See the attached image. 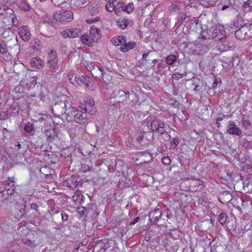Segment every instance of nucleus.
<instances>
[{
    "mask_svg": "<svg viewBox=\"0 0 252 252\" xmlns=\"http://www.w3.org/2000/svg\"><path fill=\"white\" fill-rule=\"evenodd\" d=\"M80 34V32L76 29H70L69 35L70 38H74L79 35Z\"/></svg>",
    "mask_w": 252,
    "mask_h": 252,
    "instance_id": "37",
    "label": "nucleus"
},
{
    "mask_svg": "<svg viewBox=\"0 0 252 252\" xmlns=\"http://www.w3.org/2000/svg\"><path fill=\"white\" fill-rule=\"evenodd\" d=\"M116 24L120 29L124 30L127 27L129 22L126 19H119L116 21Z\"/></svg>",
    "mask_w": 252,
    "mask_h": 252,
    "instance_id": "27",
    "label": "nucleus"
},
{
    "mask_svg": "<svg viewBox=\"0 0 252 252\" xmlns=\"http://www.w3.org/2000/svg\"><path fill=\"white\" fill-rule=\"evenodd\" d=\"M24 129L26 132H31L33 130V126L31 123L27 124L25 127Z\"/></svg>",
    "mask_w": 252,
    "mask_h": 252,
    "instance_id": "45",
    "label": "nucleus"
},
{
    "mask_svg": "<svg viewBox=\"0 0 252 252\" xmlns=\"http://www.w3.org/2000/svg\"><path fill=\"white\" fill-rule=\"evenodd\" d=\"M87 69L91 72L92 76L97 79L98 80L104 82L110 80V79L108 77L109 74L103 72L98 66L91 63L90 65H88Z\"/></svg>",
    "mask_w": 252,
    "mask_h": 252,
    "instance_id": "4",
    "label": "nucleus"
},
{
    "mask_svg": "<svg viewBox=\"0 0 252 252\" xmlns=\"http://www.w3.org/2000/svg\"><path fill=\"white\" fill-rule=\"evenodd\" d=\"M53 21L51 19L49 18H45L44 19V22L43 24L41 25V27L43 29H45L47 27H49V31H47L45 34H43L46 37H51L52 36L53 34V30H54L53 27Z\"/></svg>",
    "mask_w": 252,
    "mask_h": 252,
    "instance_id": "11",
    "label": "nucleus"
},
{
    "mask_svg": "<svg viewBox=\"0 0 252 252\" xmlns=\"http://www.w3.org/2000/svg\"><path fill=\"white\" fill-rule=\"evenodd\" d=\"M13 112L11 113L10 116H15L19 113L18 107L16 105H12L11 106Z\"/></svg>",
    "mask_w": 252,
    "mask_h": 252,
    "instance_id": "43",
    "label": "nucleus"
},
{
    "mask_svg": "<svg viewBox=\"0 0 252 252\" xmlns=\"http://www.w3.org/2000/svg\"><path fill=\"white\" fill-rule=\"evenodd\" d=\"M177 60V57L174 55H169L166 57L165 62L169 65H172Z\"/></svg>",
    "mask_w": 252,
    "mask_h": 252,
    "instance_id": "32",
    "label": "nucleus"
},
{
    "mask_svg": "<svg viewBox=\"0 0 252 252\" xmlns=\"http://www.w3.org/2000/svg\"><path fill=\"white\" fill-rule=\"evenodd\" d=\"M114 2L108 1L105 5V9L107 11L111 12L115 9Z\"/></svg>",
    "mask_w": 252,
    "mask_h": 252,
    "instance_id": "38",
    "label": "nucleus"
},
{
    "mask_svg": "<svg viewBox=\"0 0 252 252\" xmlns=\"http://www.w3.org/2000/svg\"><path fill=\"white\" fill-rule=\"evenodd\" d=\"M47 63L48 67L51 69H55L57 66V54L55 50H51L48 53V61Z\"/></svg>",
    "mask_w": 252,
    "mask_h": 252,
    "instance_id": "9",
    "label": "nucleus"
},
{
    "mask_svg": "<svg viewBox=\"0 0 252 252\" xmlns=\"http://www.w3.org/2000/svg\"><path fill=\"white\" fill-rule=\"evenodd\" d=\"M30 64L32 68L41 69L44 65V61L38 57L32 58L30 61Z\"/></svg>",
    "mask_w": 252,
    "mask_h": 252,
    "instance_id": "15",
    "label": "nucleus"
},
{
    "mask_svg": "<svg viewBox=\"0 0 252 252\" xmlns=\"http://www.w3.org/2000/svg\"><path fill=\"white\" fill-rule=\"evenodd\" d=\"M136 45V43L134 41H129L127 42L126 39L123 45L120 48L121 51L123 52H126L130 49L133 48Z\"/></svg>",
    "mask_w": 252,
    "mask_h": 252,
    "instance_id": "22",
    "label": "nucleus"
},
{
    "mask_svg": "<svg viewBox=\"0 0 252 252\" xmlns=\"http://www.w3.org/2000/svg\"><path fill=\"white\" fill-rule=\"evenodd\" d=\"M19 34L25 41H29L31 38V34L27 26H22L19 28Z\"/></svg>",
    "mask_w": 252,
    "mask_h": 252,
    "instance_id": "13",
    "label": "nucleus"
},
{
    "mask_svg": "<svg viewBox=\"0 0 252 252\" xmlns=\"http://www.w3.org/2000/svg\"><path fill=\"white\" fill-rule=\"evenodd\" d=\"M20 213H21V216H23L24 214H25V210H24V209H21L20 210Z\"/></svg>",
    "mask_w": 252,
    "mask_h": 252,
    "instance_id": "64",
    "label": "nucleus"
},
{
    "mask_svg": "<svg viewBox=\"0 0 252 252\" xmlns=\"http://www.w3.org/2000/svg\"><path fill=\"white\" fill-rule=\"evenodd\" d=\"M38 207V205L36 203H32L31 205V208L34 210L37 211Z\"/></svg>",
    "mask_w": 252,
    "mask_h": 252,
    "instance_id": "55",
    "label": "nucleus"
},
{
    "mask_svg": "<svg viewBox=\"0 0 252 252\" xmlns=\"http://www.w3.org/2000/svg\"><path fill=\"white\" fill-rule=\"evenodd\" d=\"M100 19V18L99 17H95L94 18L88 19V20H86V22L88 23L92 24V23H95L96 22H97V21H99Z\"/></svg>",
    "mask_w": 252,
    "mask_h": 252,
    "instance_id": "48",
    "label": "nucleus"
},
{
    "mask_svg": "<svg viewBox=\"0 0 252 252\" xmlns=\"http://www.w3.org/2000/svg\"><path fill=\"white\" fill-rule=\"evenodd\" d=\"M171 144H174L175 145V146L174 147H175L176 146H177V145L179 144V141L178 139H176V138H173L171 141Z\"/></svg>",
    "mask_w": 252,
    "mask_h": 252,
    "instance_id": "54",
    "label": "nucleus"
},
{
    "mask_svg": "<svg viewBox=\"0 0 252 252\" xmlns=\"http://www.w3.org/2000/svg\"><path fill=\"white\" fill-rule=\"evenodd\" d=\"M139 220V218L138 217H137L135 218L133 220L131 221L130 222L129 224H130V225H134V224H135L136 222H138V221Z\"/></svg>",
    "mask_w": 252,
    "mask_h": 252,
    "instance_id": "59",
    "label": "nucleus"
},
{
    "mask_svg": "<svg viewBox=\"0 0 252 252\" xmlns=\"http://www.w3.org/2000/svg\"><path fill=\"white\" fill-rule=\"evenodd\" d=\"M46 135L48 137V140H53L57 136V133L53 129L47 130L46 132Z\"/></svg>",
    "mask_w": 252,
    "mask_h": 252,
    "instance_id": "34",
    "label": "nucleus"
},
{
    "mask_svg": "<svg viewBox=\"0 0 252 252\" xmlns=\"http://www.w3.org/2000/svg\"><path fill=\"white\" fill-rule=\"evenodd\" d=\"M247 32H246L244 25L241 26L238 30L235 31V37L239 40L247 39Z\"/></svg>",
    "mask_w": 252,
    "mask_h": 252,
    "instance_id": "17",
    "label": "nucleus"
},
{
    "mask_svg": "<svg viewBox=\"0 0 252 252\" xmlns=\"http://www.w3.org/2000/svg\"><path fill=\"white\" fill-rule=\"evenodd\" d=\"M100 6L97 4L92 5L89 9V12L91 15H95L98 13Z\"/></svg>",
    "mask_w": 252,
    "mask_h": 252,
    "instance_id": "33",
    "label": "nucleus"
},
{
    "mask_svg": "<svg viewBox=\"0 0 252 252\" xmlns=\"http://www.w3.org/2000/svg\"><path fill=\"white\" fill-rule=\"evenodd\" d=\"M79 81L83 82L86 86L89 88L90 85L89 79L88 77L82 76L81 78H80Z\"/></svg>",
    "mask_w": 252,
    "mask_h": 252,
    "instance_id": "42",
    "label": "nucleus"
},
{
    "mask_svg": "<svg viewBox=\"0 0 252 252\" xmlns=\"http://www.w3.org/2000/svg\"><path fill=\"white\" fill-rule=\"evenodd\" d=\"M63 185L71 189H74V188L78 185V182L77 181V179L75 177L72 176L65 180L63 182Z\"/></svg>",
    "mask_w": 252,
    "mask_h": 252,
    "instance_id": "16",
    "label": "nucleus"
},
{
    "mask_svg": "<svg viewBox=\"0 0 252 252\" xmlns=\"http://www.w3.org/2000/svg\"><path fill=\"white\" fill-rule=\"evenodd\" d=\"M134 7V4L132 3H129L128 4L126 5L124 2L123 10L127 13H130L133 11Z\"/></svg>",
    "mask_w": 252,
    "mask_h": 252,
    "instance_id": "31",
    "label": "nucleus"
},
{
    "mask_svg": "<svg viewBox=\"0 0 252 252\" xmlns=\"http://www.w3.org/2000/svg\"><path fill=\"white\" fill-rule=\"evenodd\" d=\"M196 50L198 55H203L208 50V47L205 45L199 44L196 46Z\"/></svg>",
    "mask_w": 252,
    "mask_h": 252,
    "instance_id": "28",
    "label": "nucleus"
},
{
    "mask_svg": "<svg viewBox=\"0 0 252 252\" xmlns=\"http://www.w3.org/2000/svg\"><path fill=\"white\" fill-rule=\"evenodd\" d=\"M72 199L76 204H82L84 202V196L81 191L77 190L73 195Z\"/></svg>",
    "mask_w": 252,
    "mask_h": 252,
    "instance_id": "18",
    "label": "nucleus"
},
{
    "mask_svg": "<svg viewBox=\"0 0 252 252\" xmlns=\"http://www.w3.org/2000/svg\"><path fill=\"white\" fill-rule=\"evenodd\" d=\"M20 8L25 11H28L31 9L30 5L26 1L21 2L20 4Z\"/></svg>",
    "mask_w": 252,
    "mask_h": 252,
    "instance_id": "39",
    "label": "nucleus"
},
{
    "mask_svg": "<svg viewBox=\"0 0 252 252\" xmlns=\"http://www.w3.org/2000/svg\"><path fill=\"white\" fill-rule=\"evenodd\" d=\"M92 168L86 163H81L80 170L84 173L89 171Z\"/></svg>",
    "mask_w": 252,
    "mask_h": 252,
    "instance_id": "40",
    "label": "nucleus"
},
{
    "mask_svg": "<svg viewBox=\"0 0 252 252\" xmlns=\"http://www.w3.org/2000/svg\"><path fill=\"white\" fill-rule=\"evenodd\" d=\"M60 48L63 53L66 54L67 52V48L63 43H60Z\"/></svg>",
    "mask_w": 252,
    "mask_h": 252,
    "instance_id": "50",
    "label": "nucleus"
},
{
    "mask_svg": "<svg viewBox=\"0 0 252 252\" xmlns=\"http://www.w3.org/2000/svg\"><path fill=\"white\" fill-rule=\"evenodd\" d=\"M226 132L233 135L241 136L242 131L241 129L237 127L235 123L232 121H229L228 122V126H227Z\"/></svg>",
    "mask_w": 252,
    "mask_h": 252,
    "instance_id": "8",
    "label": "nucleus"
},
{
    "mask_svg": "<svg viewBox=\"0 0 252 252\" xmlns=\"http://www.w3.org/2000/svg\"><path fill=\"white\" fill-rule=\"evenodd\" d=\"M123 2H120L117 3L116 6H115V9L114 10V13L118 16L121 15V13L122 11H123Z\"/></svg>",
    "mask_w": 252,
    "mask_h": 252,
    "instance_id": "30",
    "label": "nucleus"
},
{
    "mask_svg": "<svg viewBox=\"0 0 252 252\" xmlns=\"http://www.w3.org/2000/svg\"><path fill=\"white\" fill-rule=\"evenodd\" d=\"M116 97L120 99V100L124 101L129 98V92H125L123 90H119L114 92Z\"/></svg>",
    "mask_w": 252,
    "mask_h": 252,
    "instance_id": "19",
    "label": "nucleus"
},
{
    "mask_svg": "<svg viewBox=\"0 0 252 252\" xmlns=\"http://www.w3.org/2000/svg\"><path fill=\"white\" fill-rule=\"evenodd\" d=\"M227 219V216L224 213H221L218 216V220L221 224H224Z\"/></svg>",
    "mask_w": 252,
    "mask_h": 252,
    "instance_id": "35",
    "label": "nucleus"
},
{
    "mask_svg": "<svg viewBox=\"0 0 252 252\" xmlns=\"http://www.w3.org/2000/svg\"><path fill=\"white\" fill-rule=\"evenodd\" d=\"M22 241L26 248L29 250L32 249L37 245L34 239V235L31 232L23 238Z\"/></svg>",
    "mask_w": 252,
    "mask_h": 252,
    "instance_id": "7",
    "label": "nucleus"
},
{
    "mask_svg": "<svg viewBox=\"0 0 252 252\" xmlns=\"http://www.w3.org/2000/svg\"><path fill=\"white\" fill-rule=\"evenodd\" d=\"M14 180V177H8L7 180L4 182L5 186L4 191H5L6 194L12 195L14 193L15 188Z\"/></svg>",
    "mask_w": 252,
    "mask_h": 252,
    "instance_id": "10",
    "label": "nucleus"
},
{
    "mask_svg": "<svg viewBox=\"0 0 252 252\" xmlns=\"http://www.w3.org/2000/svg\"><path fill=\"white\" fill-rule=\"evenodd\" d=\"M243 185H244V186H243L244 187H248V186L249 185V181H248V180H245L243 182Z\"/></svg>",
    "mask_w": 252,
    "mask_h": 252,
    "instance_id": "61",
    "label": "nucleus"
},
{
    "mask_svg": "<svg viewBox=\"0 0 252 252\" xmlns=\"http://www.w3.org/2000/svg\"><path fill=\"white\" fill-rule=\"evenodd\" d=\"M70 29H67L61 32V35L64 38L69 37Z\"/></svg>",
    "mask_w": 252,
    "mask_h": 252,
    "instance_id": "46",
    "label": "nucleus"
},
{
    "mask_svg": "<svg viewBox=\"0 0 252 252\" xmlns=\"http://www.w3.org/2000/svg\"><path fill=\"white\" fill-rule=\"evenodd\" d=\"M212 32L211 36H212V39L217 38V41L220 38H222L225 36L226 32L223 29H220V28L213 27H211Z\"/></svg>",
    "mask_w": 252,
    "mask_h": 252,
    "instance_id": "12",
    "label": "nucleus"
},
{
    "mask_svg": "<svg viewBox=\"0 0 252 252\" xmlns=\"http://www.w3.org/2000/svg\"><path fill=\"white\" fill-rule=\"evenodd\" d=\"M224 117V115H222V116H220L218 118L217 120H218V121H222L223 119V117Z\"/></svg>",
    "mask_w": 252,
    "mask_h": 252,
    "instance_id": "62",
    "label": "nucleus"
},
{
    "mask_svg": "<svg viewBox=\"0 0 252 252\" xmlns=\"http://www.w3.org/2000/svg\"><path fill=\"white\" fill-rule=\"evenodd\" d=\"M100 30L94 26L91 27L90 34H84L81 36V40L83 43L90 46L92 41L98 42L100 37Z\"/></svg>",
    "mask_w": 252,
    "mask_h": 252,
    "instance_id": "3",
    "label": "nucleus"
},
{
    "mask_svg": "<svg viewBox=\"0 0 252 252\" xmlns=\"http://www.w3.org/2000/svg\"><path fill=\"white\" fill-rule=\"evenodd\" d=\"M126 37L124 36H119L115 38H114L112 40V42L114 45L115 46H118L120 44H122L123 45L124 42L126 40Z\"/></svg>",
    "mask_w": 252,
    "mask_h": 252,
    "instance_id": "26",
    "label": "nucleus"
},
{
    "mask_svg": "<svg viewBox=\"0 0 252 252\" xmlns=\"http://www.w3.org/2000/svg\"><path fill=\"white\" fill-rule=\"evenodd\" d=\"M89 113L82 110H69L67 113V118L69 121H74L77 123H86L87 122Z\"/></svg>",
    "mask_w": 252,
    "mask_h": 252,
    "instance_id": "1",
    "label": "nucleus"
},
{
    "mask_svg": "<svg viewBox=\"0 0 252 252\" xmlns=\"http://www.w3.org/2000/svg\"><path fill=\"white\" fill-rule=\"evenodd\" d=\"M37 77H33L31 78V83L33 85L35 86L36 84Z\"/></svg>",
    "mask_w": 252,
    "mask_h": 252,
    "instance_id": "58",
    "label": "nucleus"
},
{
    "mask_svg": "<svg viewBox=\"0 0 252 252\" xmlns=\"http://www.w3.org/2000/svg\"><path fill=\"white\" fill-rule=\"evenodd\" d=\"M68 106H70L65 96H63L51 106V111L54 116H61L66 111Z\"/></svg>",
    "mask_w": 252,
    "mask_h": 252,
    "instance_id": "2",
    "label": "nucleus"
},
{
    "mask_svg": "<svg viewBox=\"0 0 252 252\" xmlns=\"http://www.w3.org/2000/svg\"><path fill=\"white\" fill-rule=\"evenodd\" d=\"M53 122L54 126H59L62 125L63 121V120L60 118V116H54L53 119Z\"/></svg>",
    "mask_w": 252,
    "mask_h": 252,
    "instance_id": "36",
    "label": "nucleus"
},
{
    "mask_svg": "<svg viewBox=\"0 0 252 252\" xmlns=\"http://www.w3.org/2000/svg\"><path fill=\"white\" fill-rule=\"evenodd\" d=\"M61 216L62 219L63 221H65L67 220L68 216L67 214L65 213L64 212H62L61 213Z\"/></svg>",
    "mask_w": 252,
    "mask_h": 252,
    "instance_id": "52",
    "label": "nucleus"
},
{
    "mask_svg": "<svg viewBox=\"0 0 252 252\" xmlns=\"http://www.w3.org/2000/svg\"><path fill=\"white\" fill-rule=\"evenodd\" d=\"M144 139V135L143 134H141L140 135H139L137 137V141L138 143H141L142 141H143Z\"/></svg>",
    "mask_w": 252,
    "mask_h": 252,
    "instance_id": "56",
    "label": "nucleus"
},
{
    "mask_svg": "<svg viewBox=\"0 0 252 252\" xmlns=\"http://www.w3.org/2000/svg\"><path fill=\"white\" fill-rule=\"evenodd\" d=\"M150 51H148L147 53H143L142 55V59L143 60H146L147 57H148L149 54L150 53Z\"/></svg>",
    "mask_w": 252,
    "mask_h": 252,
    "instance_id": "60",
    "label": "nucleus"
},
{
    "mask_svg": "<svg viewBox=\"0 0 252 252\" xmlns=\"http://www.w3.org/2000/svg\"><path fill=\"white\" fill-rule=\"evenodd\" d=\"M211 28L209 29H206L202 31L200 33V37L203 39H212V36H211Z\"/></svg>",
    "mask_w": 252,
    "mask_h": 252,
    "instance_id": "24",
    "label": "nucleus"
},
{
    "mask_svg": "<svg viewBox=\"0 0 252 252\" xmlns=\"http://www.w3.org/2000/svg\"><path fill=\"white\" fill-rule=\"evenodd\" d=\"M248 39L252 37V23H248L244 25Z\"/></svg>",
    "mask_w": 252,
    "mask_h": 252,
    "instance_id": "29",
    "label": "nucleus"
},
{
    "mask_svg": "<svg viewBox=\"0 0 252 252\" xmlns=\"http://www.w3.org/2000/svg\"><path fill=\"white\" fill-rule=\"evenodd\" d=\"M217 46L219 50L221 52L233 50L235 48L233 43L229 40L226 34L224 37L220 38L217 41Z\"/></svg>",
    "mask_w": 252,
    "mask_h": 252,
    "instance_id": "6",
    "label": "nucleus"
},
{
    "mask_svg": "<svg viewBox=\"0 0 252 252\" xmlns=\"http://www.w3.org/2000/svg\"><path fill=\"white\" fill-rule=\"evenodd\" d=\"M161 215V211L159 209L155 210L150 213L149 220L152 224L156 223L159 220Z\"/></svg>",
    "mask_w": 252,
    "mask_h": 252,
    "instance_id": "14",
    "label": "nucleus"
},
{
    "mask_svg": "<svg viewBox=\"0 0 252 252\" xmlns=\"http://www.w3.org/2000/svg\"><path fill=\"white\" fill-rule=\"evenodd\" d=\"M85 108H84V110L90 114L93 110L94 101L92 99L88 98L87 100L85 101Z\"/></svg>",
    "mask_w": 252,
    "mask_h": 252,
    "instance_id": "21",
    "label": "nucleus"
},
{
    "mask_svg": "<svg viewBox=\"0 0 252 252\" xmlns=\"http://www.w3.org/2000/svg\"><path fill=\"white\" fill-rule=\"evenodd\" d=\"M161 161L163 164L168 165L171 162V160L169 157H165L162 158Z\"/></svg>",
    "mask_w": 252,
    "mask_h": 252,
    "instance_id": "47",
    "label": "nucleus"
},
{
    "mask_svg": "<svg viewBox=\"0 0 252 252\" xmlns=\"http://www.w3.org/2000/svg\"><path fill=\"white\" fill-rule=\"evenodd\" d=\"M151 129L152 131H158L159 128H163L164 124L159 120H154L151 123Z\"/></svg>",
    "mask_w": 252,
    "mask_h": 252,
    "instance_id": "20",
    "label": "nucleus"
},
{
    "mask_svg": "<svg viewBox=\"0 0 252 252\" xmlns=\"http://www.w3.org/2000/svg\"><path fill=\"white\" fill-rule=\"evenodd\" d=\"M74 1L77 7L81 8L84 7V4L88 2L87 0L85 1L84 0H74Z\"/></svg>",
    "mask_w": 252,
    "mask_h": 252,
    "instance_id": "41",
    "label": "nucleus"
},
{
    "mask_svg": "<svg viewBox=\"0 0 252 252\" xmlns=\"http://www.w3.org/2000/svg\"><path fill=\"white\" fill-rule=\"evenodd\" d=\"M8 116V113L5 111H0V120H3L6 119V118Z\"/></svg>",
    "mask_w": 252,
    "mask_h": 252,
    "instance_id": "49",
    "label": "nucleus"
},
{
    "mask_svg": "<svg viewBox=\"0 0 252 252\" xmlns=\"http://www.w3.org/2000/svg\"><path fill=\"white\" fill-rule=\"evenodd\" d=\"M68 78L70 82L73 85L77 86L79 84L80 78L77 75V74L69 73L68 74Z\"/></svg>",
    "mask_w": 252,
    "mask_h": 252,
    "instance_id": "25",
    "label": "nucleus"
},
{
    "mask_svg": "<svg viewBox=\"0 0 252 252\" xmlns=\"http://www.w3.org/2000/svg\"><path fill=\"white\" fill-rule=\"evenodd\" d=\"M86 210H87V209H86V208H85L83 206H81V207H78L77 211L78 213L83 215V214H84L85 213Z\"/></svg>",
    "mask_w": 252,
    "mask_h": 252,
    "instance_id": "51",
    "label": "nucleus"
},
{
    "mask_svg": "<svg viewBox=\"0 0 252 252\" xmlns=\"http://www.w3.org/2000/svg\"><path fill=\"white\" fill-rule=\"evenodd\" d=\"M223 194H224L226 196L227 200L229 201L231 199L232 196L230 193L225 192L223 193Z\"/></svg>",
    "mask_w": 252,
    "mask_h": 252,
    "instance_id": "57",
    "label": "nucleus"
},
{
    "mask_svg": "<svg viewBox=\"0 0 252 252\" xmlns=\"http://www.w3.org/2000/svg\"><path fill=\"white\" fill-rule=\"evenodd\" d=\"M53 2H54V4L57 6H60L61 5V3L58 2L56 1V0H52Z\"/></svg>",
    "mask_w": 252,
    "mask_h": 252,
    "instance_id": "63",
    "label": "nucleus"
},
{
    "mask_svg": "<svg viewBox=\"0 0 252 252\" xmlns=\"http://www.w3.org/2000/svg\"><path fill=\"white\" fill-rule=\"evenodd\" d=\"M242 125L243 127L245 129L248 128L251 125L249 121L246 119H243L242 120Z\"/></svg>",
    "mask_w": 252,
    "mask_h": 252,
    "instance_id": "44",
    "label": "nucleus"
},
{
    "mask_svg": "<svg viewBox=\"0 0 252 252\" xmlns=\"http://www.w3.org/2000/svg\"><path fill=\"white\" fill-rule=\"evenodd\" d=\"M8 12L5 13V16H6L7 18L5 20H10L11 21L12 25L14 26L17 23V20L15 16L13 15V11L11 9H8Z\"/></svg>",
    "mask_w": 252,
    "mask_h": 252,
    "instance_id": "23",
    "label": "nucleus"
},
{
    "mask_svg": "<svg viewBox=\"0 0 252 252\" xmlns=\"http://www.w3.org/2000/svg\"><path fill=\"white\" fill-rule=\"evenodd\" d=\"M6 49L0 43V55H3L4 53H6Z\"/></svg>",
    "mask_w": 252,
    "mask_h": 252,
    "instance_id": "53",
    "label": "nucleus"
},
{
    "mask_svg": "<svg viewBox=\"0 0 252 252\" xmlns=\"http://www.w3.org/2000/svg\"><path fill=\"white\" fill-rule=\"evenodd\" d=\"M53 18L60 22H69L73 19V13L70 10H61L54 13Z\"/></svg>",
    "mask_w": 252,
    "mask_h": 252,
    "instance_id": "5",
    "label": "nucleus"
}]
</instances>
